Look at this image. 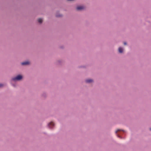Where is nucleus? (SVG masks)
Segmentation results:
<instances>
[{"label":"nucleus","mask_w":151,"mask_h":151,"mask_svg":"<svg viewBox=\"0 0 151 151\" xmlns=\"http://www.w3.org/2000/svg\"><path fill=\"white\" fill-rule=\"evenodd\" d=\"M119 51L120 53H122L123 51V49L121 47L119 48Z\"/></svg>","instance_id":"obj_7"},{"label":"nucleus","mask_w":151,"mask_h":151,"mask_svg":"<svg viewBox=\"0 0 151 151\" xmlns=\"http://www.w3.org/2000/svg\"><path fill=\"white\" fill-rule=\"evenodd\" d=\"M4 86V85L2 84H0V88Z\"/></svg>","instance_id":"obj_9"},{"label":"nucleus","mask_w":151,"mask_h":151,"mask_svg":"<svg viewBox=\"0 0 151 151\" xmlns=\"http://www.w3.org/2000/svg\"><path fill=\"white\" fill-rule=\"evenodd\" d=\"M56 16H57V17H60V15H56Z\"/></svg>","instance_id":"obj_11"},{"label":"nucleus","mask_w":151,"mask_h":151,"mask_svg":"<svg viewBox=\"0 0 151 151\" xmlns=\"http://www.w3.org/2000/svg\"><path fill=\"white\" fill-rule=\"evenodd\" d=\"M38 22L39 23H41L42 22V19L41 18H39L38 19Z\"/></svg>","instance_id":"obj_8"},{"label":"nucleus","mask_w":151,"mask_h":151,"mask_svg":"<svg viewBox=\"0 0 151 151\" xmlns=\"http://www.w3.org/2000/svg\"><path fill=\"white\" fill-rule=\"evenodd\" d=\"M30 62L28 61H26L22 63V65H26L29 64Z\"/></svg>","instance_id":"obj_3"},{"label":"nucleus","mask_w":151,"mask_h":151,"mask_svg":"<svg viewBox=\"0 0 151 151\" xmlns=\"http://www.w3.org/2000/svg\"><path fill=\"white\" fill-rule=\"evenodd\" d=\"M93 80L91 79H88L86 80V81L87 83H90L93 82Z\"/></svg>","instance_id":"obj_6"},{"label":"nucleus","mask_w":151,"mask_h":151,"mask_svg":"<svg viewBox=\"0 0 151 151\" xmlns=\"http://www.w3.org/2000/svg\"><path fill=\"white\" fill-rule=\"evenodd\" d=\"M150 129L151 131V128Z\"/></svg>","instance_id":"obj_12"},{"label":"nucleus","mask_w":151,"mask_h":151,"mask_svg":"<svg viewBox=\"0 0 151 151\" xmlns=\"http://www.w3.org/2000/svg\"><path fill=\"white\" fill-rule=\"evenodd\" d=\"M54 124L52 122H51L48 124V126L50 128H51L53 126Z\"/></svg>","instance_id":"obj_5"},{"label":"nucleus","mask_w":151,"mask_h":151,"mask_svg":"<svg viewBox=\"0 0 151 151\" xmlns=\"http://www.w3.org/2000/svg\"><path fill=\"white\" fill-rule=\"evenodd\" d=\"M84 7L83 6H79L77 7V9L78 10H81L83 9Z\"/></svg>","instance_id":"obj_4"},{"label":"nucleus","mask_w":151,"mask_h":151,"mask_svg":"<svg viewBox=\"0 0 151 151\" xmlns=\"http://www.w3.org/2000/svg\"><path fill=\"white\" fill-rule=\"evenodd\" d=\"M124 45H127V43L126 42H124Z\"/></svg>","instance_id":"obj_10"},{"label":"nucleus","mask_w":151,"mask_h":151,"mask_svg":"<svg viewBox=\"0 0 151 151\" xmlns=\"http://www.w3.org/2000/svg\"><path fill=\"white\" fill-rule=\"evenodd\" d=\"M22 78V76L20 75H19L13 78L12 80L13 81H19L21 80Z\"/></svg>","instance_id":"obj_1"},{"label":"nucleus","mask_w":151,"mask_h":151,"mask_svg":"<svg viewBox=\"0 0 151 151\" xmlns=\"http://www.w3.org/2000/svg\"><path fill=\"white\" fill-rule=\"evenodd\" d=\"M121 131H122L124 132V130H122L120 129H118L115 132L116 134H117V136L118 137L121 138V136L120 135L121 134V133L120 132Z\"/></svg>","instance_id":"obj_2"}]
</instances>
